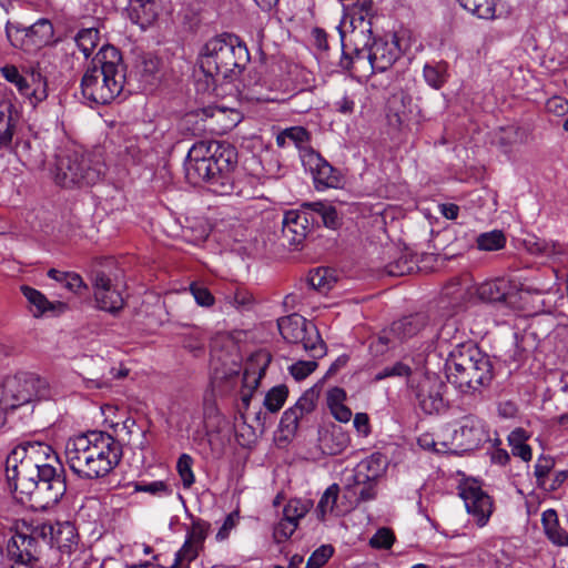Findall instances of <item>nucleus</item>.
<instances>
[{"mask_svg": "<svg viewBox=\"0 0 568 568\" xmlns=\"http://www.w3.org/2000/svg\"><path fill=\"white\" fill-rule=\"evenodd\" d=\"M236 164L237 152L231 144L200 141L189 150L184 171L190 183L206 182L213 193L229 195L235 190L232 174Z\"/></svg>", "mask_w": 568, "mask_h": 568, "instance_id": "1", "label": "nucleus"}, {"mask_svg": "<svg viewBox=\"0 0 568 568\" xmlns=\"http://www.w3.org/2000/svg\"><path fill=\"white\" fill-rule=\"evenodd\" d=\"M248 61V50L239 37L223 33L210 39L197 59L196 90L214 93L220 83L237 79Z\"/></svg>", "mask_w": 568, "mask_h": 568, "instance_id": "2", "label": "nucleus"}, {"mask_svg": "<svg viewBox=\"0 0 568 568\" xmlns=\"http://www.w3.org/2000/svg\"><path fill=\"white\" fill-rule=\"evenodd\" d=\"M64 455L69 468L78 478L99 480L119 465L122 448L110 434L92 430L69 438Z\"/></svg>", "mask_w": 568, "mask_h": 568, "instance_id": "3", "label": "nucleus"}, {"mask_svg": "<svg viewBox=\"0 0 568 568\" xmlns=\"http://www.w3.org/2000/svg\"><path fill=\"white\" fill-rule=\"evenodd\" d=\"M125 78L120 51L111 44H104L81 79L82 97L90 104H109L123 91Z\"/></svg>", "mask_w": 568, "mask_h": 568, "instance_id": "4", "label": "nucleus"}, {"mask_svg": "<svg viewBox=\"0 0 568 568\" xmlns=\"http://www.w3.org/2000/svg\"><path fill=\"white\" fill-rule=\"evenodd\" d=\"M446 377L463 394H474L493 379V364L487 354L471 343L457 345L448 355Z\"/></svg>", "mask_w": 568, "mask_h": 568, "instance_id": "5", "label": "nucleus"}, {"mask_svg": "<svg viewBox=\"0 0 568 568\" xmlns=\"http://www.w3.org/2000/svg\"><path fill=\"white\" fill-rule=\"evenodd\" d=\"M106 165L102 153L67 149L55 155L51 175L64 189L92 186L104 178Z\"/></svg>", "mask_w": 568, "mask_h": 568, "instance_id": "6", "label": "nucleus"}, {"mask_svg": "<svg viewBox=\"0 0 568 568\" xmlns=\"http://www.w3.org/2000/svg\"><path fill=\"white\" fill-rule=\"evenodd\" d=\"M435 335L434 325L426 313H415L394 321L383 328L369 345L375 355H383L414 337Z\"/></svg>", "mask_w": 568, "mask_h": 568, "instance_id": "7", "label": "nucleus"}, {"mask_svg": "<svg viewBox=\"0 0 568 568\" xmlns=\"http://www.w3.org/2000/svg\"><path fill=\"white\" fill-rule=\"evenodd\" d=\"M67 491L64 469L57 459L38 469L33 476L21 478V495L34 496L41 508L58 504Z\"/></svg>", "mask_w": 568, "mask_h": 568, "instance_id": "8", "label": "nucleus"}, {"mask_svg": "<svg viewBox=\"0 0 568 568\" xmlns=\"http://www.w3.org/2000/svg\"><path fill=\"white\" fill-rule=\"evenodd\" d=\"M50 389L47 381L31 373L7 377L0 383V410L9 412L33 400L47 399Z\"/></svg>", "mask_w": 568, "mask_h": 568, "instance_id": "9", "label": "nucleus"}, {"mask_svg": "<svg viewBox=\"0 0 568 568\" xmlns=\"http://www.w3.org/2000/svg\"><path fill=\"white\" fill-rule=\"evenodd\" d=\"M31 151V140L26 136L13 102L0 97V153H13L27 158Z\"/></svg>", "mask_w": 568, "mask_h": 568, "instance_id": "10", "label": "nucleus"}, {"mask_svg": "<svg viewBox=\"0 0 568 568\" xmlns=\"http://www.w3.org/2000/svg\"><path fill=\"white\" fill-rule=\"evenodd\" d=\"M6 36L10 44L28 54H34L54 42V28L49 19L41 18L29 27L18 21L6 23Z\"/></svg>", "mask_w": 568, "mask_h": 568, "instance_id": "11", "label": "nucleus"}, {"mask_svg": "<svg viewBox=\"0 0 568 568\" xmlns=\"http://www.w3.org/2000/svg\"><path fill=\"white\" fill-rule=\"evenodd\" d=\"M282 337L293 344H302L312 358H321L326 354V345L316 325L298 314H291L277 322Z\"/></svg>", "mask_w": 568, "mask_h": 568, "instance_id": "12", "label": "nucleus"}, {"mask_svg": "<svg viewBox=\"0 0 568 568\" xmlns=\"http://www.w3.org/2000/svg\"><path fill=\"white\" fill-rule=\"evenodd\" d=\"M36 535L51 547L55 546L62 559L81 546L77 528L70 521L39 524L36 526Z\"/></svg>", "mask_w": 568, "mask_h": 568, "instance_id": "13", "label": "nucleus"}, {"mask_svg": "<svg viewBox=\"0 0 568 568\" xmlns=\"http://www.w3.org/2000/svg\"><path fill=\"white\" fill-rule=\"evenodd\" d=\"M458 490L467 513L479 527L486 526L494 510L490 496L481 489L476 480L464 481L459 485Z\"/></svg>", "mask_w": 568, "mask_h": 568, "instance_id": "14", "label": "nucleus"}, {"mask_svg": "<svg viewBox=\"0 0 568 568\" xmlns=\"http://www.w3.org/2000/svg\"><path fill=\"white\" fill-rule=\"evenodd\" d=\"M489 440L485 423L473 415L465 416L459 423V427L452 434L450 449L454 452H471L478 449L484 443Z\"/></svg>", "mask_w": 568, "mask_h": 568, "instance_id": "15", "label": "nucleus"}, {"mask_svg": "<svg viewBox=\"0 0 568 568\" xmlns=\"http://www.w3.org/2000/svg\"><path fill=\"white\" fill-rule=\"evenodd\" d=\"M211 530V524L202 518H192L186 529L185 541L175 554L171 568H190V564L197 558L204 548V541Z\"/></svg>", "mask_w": 568, "mask_h": 568, "instance_id": "16", "label": "nucleus"}, {"mask_svg": "<svg viewBox=\"0 0 568 568\" xmlns=\"http://www.w3.org/2000/svg\"><path fill=\"white\" fill-rule=\"evenodd\" d=\"M91 284L94 302L99 310L115 314L123 308L122 293L109 275L102 271L93 272Z\"/></svg>", "mask_w": 568, "mask_h": 568, "instance_id": "17", "label": "nucleus"}, {"mask_svg": "<svg viewBox=\"0 0 568 568\" xmlns=\"http://www.w3.org/2000/svg\"><path fill=\"white\" fill-rule=\"evenodd\" d=\"M39 539L41 537L36 535V526L30 534L17 531L11 536L7 544V556L14 561L13 567H31V564L38 560Z\"/></svg>", "mask_w": 568, "mask_h": 568, "instance_id": "18", "label": "nucleus"}, {"mask_svg": "<svg viewBox=\"0 0 568 568\" xmlns=\"http://www.w3.org/2000/svg\"><path fill=\"white\" fill-rule=\"evenodd\" d=\"M313 507L311 499L292 498L283 508V517L274 527L275 542L281 544L291 538L300 525V520L306 516Z\"/></svg>", "mask_w": 568, "mask_h": 568, "instance_id": "19", "label": "nucleus"}, {"mask_svg": "<svg viewBox=\"0 0 568 568\" xmlns=\"http://www.w3.org/2000/svg\"><path fill=\"white\" fill-rule=\"evenodd\" d=\"M302 165L312 174L317 190L338 186V172L315 150L306 149L302 152Z\"/></svg>", "mask_w": 568, "mask_h": 568, "instance_id": "20", "label": "nucleus"}, {"mask_svg": "<svg viewBox=\"0 0 568 568\" xmlns=\"http://www.w3.org/2000/svg\"><path fill=\"white\" fill-rule=\"evenodd\" d=\"M271 363V355L266 351H257L252 354L243 372L241 400L244 408H247L254 390L258 387L261 379Z\"/></svg>", "mask_w": 568, "mask_h": 568, "instance_id": "21", "label": "nucleus"}, {"mask_svg": "<svg viewBox=\"0 0 568 568\" xmlns=\"http://www.w3.org/2000/svg\"><path fill=\"white\" fill-rule=\"evenodd\" d=\"M402 49L396 34L375 38L369 47L368 61L374 71L388 70L400 57Z\"/></svg>", "mask_w": 568, "mask_h": 568, "instance_id": "22", "label": "nucleus"}, {"mask_svg": "<svg viewBox=\"0 0 568 568\" xmlns=\"http://www.w3.org/2000/svg\"><path fill=\"white\" fill-rule=\"evenodd\" d=\"M315 223V216L310 210H290L282 220V235L292 246H298L304 242Z\"/></svg>", "mask_w": 568, "mask_h": 568, "instance_id": "23", "label": "nucleus"}, {"mask_svg": "<svg viewBox=\"0 0 568 568\" xmlns=\"http://www.w3.org/2000/svg\"><path fill=\"white\" fill-rule=\"evenodd\" d=\"M410 386L415 388L418 405L426 414L439 413L445 408L442 392L444 385L435 376L424 375L416 386L412 379Z\"/></svg>", "mask_w": 568, "mask_h": 568, "instance_id": "24", "label": "nucleus"}, {"mask_svg": "<svg viewBox=\"0 0 568 568\" xmlns=\"http://www.w3.org/2000/svg\"><path fill=\"white\" fill-rule=\"evenodd\" d=\"M20 291L28 301L29 310L34 317H40L47 313L59 315L68 310L67 303L50 302L43 293L31 286L22 285Z\"/></svg>", "mask_w": 568, "mask_h": 568, "instance_id": "25", "label": "nucleus"}, {"mask_svg": "<svg viewBox=\"0 0 568 568\" xmlns=\"http://www.w3.org/2000/svg\"><path fill=\"white\" fill-rule=\"evenodd\" d=\"M1 74L7 81L13 83L22 95L30 99L32 104H37L47 98L45 87L32 89L17 67L6 65L1 68Z\"/></svg>", "mask_w": 568, "mask_h": 568, "instance_id": "26", "label": "nucleus"}, {"mask_svg": "<svg viewBox=\"0 0 568 568\" xmlns=\"http://www.w3.org/2000/svg\"><path fill=\"white\" fill-rule=\"evenodd\" d=\"M478 297L487 303H505L509 304L511 294V286L508 281L497 278L487 281L480 284L477 288Z\"/></svg>", "mask_w": 568, "mask_h": 568, "instance_id": "27", "label": "nucleus"}, {"mask_svg": "<svg viewBox=\"0 0 568 568\" xmlns=\"http://www.w3.org/2000/svg\"><path fill=\"white\" fill-rule=\"evenodd\" d=\"M376 480L357 481L352 475L345 487L344 498H346L352 507L358 506L361 503L369 501L376 498Z\"/></svg>", "mask_w": 568, "mask_h": 568, "instance_id": "28", "label": "nucleus"}, {"mask_svg": "<svg viewBox=\"0 0 568 568\" xmlns=\"http://www.w3.org/2000/svg\"><path fill=\"white\" fill-rule=\"evenodd\" d=\"M541 525L548 540L558 547H568V531L559 524L558 514L549 508L541 514Z\"/></svg>", "mask_w": 568, "mask_h": 568, "instance_id": "29", "label": "nucleus"}, {"mask_svg": "<svg viewBox=\"0 0 568 568\" xmlns=\"http://www.w3.org/2000/svg\"><path fill=\"white\" fill-rule=\"evenodd\" d=\"M386 467L385 457L375 453L363 459L354 469V478L357 481L376 480L383 475Z\"/></svg>", "mask_w": 568, "mask_h": 568, "instance_id": "30", "label": "nucleus"}, {"mask_svg": "<svg viewBox=\"0 0 568 568\" xmlns=\"http://www.w3.org/2000/svg\"><path fill=\"white\" fill-rule=\"evenodd\" d=\"M26 460V453L23 447L18 445L8 455L6 460L7 478L9 481H13V488L16 493L21 491V478L27 476V468H23Z\"/></svg>", "mask_w": 568, "mask_h": 568, "instance_id": "31", "label": "nucleus"}, {"mask_svg": "<svg viewBox=\"0 0 568 568\" xmlns=\"http://www.w3.org/2000/svg\"><path fill=\"white\" fill-rule=\"evenodd\" d=\"M310 141V133L303 126H292L288 129H285L276 136V144L280 148H285L290 145L291 143L294 144V146L300 152V159L302 160V152L306 149H312L308 146Z\"/></svg>", "mask_w": 568, "mask_h": 568, "instance_id": "32", "label": "nucleus"}, {"mask_svg": "<svg viewBox=\"0 0 568 568\" xmlns=\"http://www.w3.org/2000/svg\"><path fill=\"white\" fill-rule=\"evenodd\" d=\"M303 206L310 210L311 215L315 216V223L322 222L326 227L336 230L341 222L336 209L323 202L305 203Z\"/></svg>", "mask_w": 568, "mask_h": 568, "instance_id": "33", "label": "nucleus"}, {"mask_svg": "<svg viewBox=\"0 0 568 568\" xmlns=\"http://www.w3.org/2000/svg\"><path fill=\"white\" fill-rule=\"evenodd\" d=\"M48 276L74 294L82 295L88 291V285L78 273L50 268Z\"/></svg>", "mask_w": 568, "mask_h": 568, "instance_id": "34", "label": "nucleus"}, {"mask_svg": "<svg viewBox=\"0 0 568 568\" xmlns=\"http://www.w3.org/2000/svg\"><path fill=\"white\" fill-rule=\"evenodd\" d=\"M466 300L467 288L458 282H452L444 287L440 304L443 307L452 306L456 312L463 307Z\"/></svg>", "mask_w": 568, "mask_h": 568, "instance_id": "35", "label": "nucleus"}, {"mask_svg": "<svg viewBox=\"0 0 568 568\" xmlns=\"http://www.w3.org/2000/svg\"><path fill=\"white\" fill-rule=\"evenodd\" d=\"M460 7L478 19L493 20L496 18L495 0H458Z\"/></svg>", "mask_w": 568, "mask_h": 568, "instance_id": "36", "label": "nucleus"}, {"mask_svg": "<svg viewBox=\"0 0 568 568\" xmlns=\"http://www.w3.org/2000/svg\"><path fill=\"white\" fill-rule=\"evenodd\" d=\"M418 367H412L408 363V357H404L402 361L395 362L393 365L385 366L381 371H378L373 381L381 382L390 377H405L409 378L413 373H416Z\"/></svg>", "mask_w": 568, "mask_h": 568, "instance_id": "37", "label": "nucleus"}, {"mask_svg": "<svg viewBox=\"0 0 568 568\" xmlns=\"http://www.w3.org/2000/svg\"><path fill=\"white\" fill-rule=\"evenodd\" d=\"M99 41L100 32L95 28L82 29L74 37L75 45L82 52L84 59L91 55Z\"/></svg>", "mask_w": 568, "mask_h": 568, "instance_id": "38", "label": "nucleus"}, {"mask_svg": "<svg viewBox=\"0 0 568 568\" xmlns=\"http://www.w3.org/2000/svg\"><path fill=\"white\" fill-rule=\"evenodd\" d=\"M339 490L341 489L337 484H332L323 493V495L316 506L317 518L320 520H322V521L325 520L326 515L334 510L335 505L338 499Z\"/></svg>", "mask_w": 568, "mask_h": 568, "instance_id": "39", "label": "nucleus"}, {"mask_svg": "<svg viewBox=\"0 0 568 568\" xmlns=\"http://www.w3.org/2000/svg\"><path fill=\"white\" fill-rule=\"evenodd\" d=\"M476 243L481 251H498L505 246L506 237L501 231L494 230L479 234Z\"/></svg>", "mask_w": 568, "mask_h": 568, "instance_id": "40", "label": "nucleus"}, {"mask_svg": "<svg viewBox=\"0 0 568 568\" xmlns=\"http://www.w3.org/2000/svg\"><path fill=\"white\" fill-rule=\"evenodd\" d=\"M288 388L285 385H276L272 387L265 395L264 407L270 413L278 412L286 402Z\"/></svg>", "mask_w": 568, "mask_h": 568, "instance_id": "41", "label": "nucleus"}, {"mask_svg": "<svg viewBox=\"0 0 568 568\" xmlns=\"http://www.w3.org/2000/svg\"><path fill=\"white\" fill-rule=\"evenodd\" d=\"M417 267L416 261L407 254H402L397 260L385 266V272L389 276H404L410 274Z\"/></svg>", "mask_w": 568, "mask_h": 568, "instance_id": "42", "label": "nucleus"}, {"mask_svg": "<svg viewBox=\"0 0 568 568\" xmlns=\"http://www.w3.org/2000/svg\"><path fill=\"white\" fill-rule=\"evenodd\" d=\"M23 453H26V460L33 459L37 457H49V460H53L57 464V455L53 448L41 442H24L21 443Z\"/></svg>", "mask_w": 568, "mask_h": 568, "instance_id": "43", "label": "nucleus"}, {"mask_svg": "<svg viewBox=\"0 0 568 568\" xmlns=\"http://www.w3.org/2000/svg\"><path fill=\"white\" fill-rule=\"evenodd\" d=\"M194 459L189 454H182L176 463V470L185 489L191 488L195 483V475L192 469Z\"/></svg>", "mask_w": 568, "mask_h": 568, "instance_id": "44", "label": "nucleus"}, {"mask_svg": "<svg viewBox=\"0 0 568 568\" xmlns=\"http://www.w3.org/2000/svg\"><path fill=\"white\" fill-rule=\"evenodd\" d=\"M133 10L136 14L138 23H140L142 28L152 24L159 14L155 0H145L139 8H134Z\"/></svg>", "mask_w": 568, "mask_h": 568, "instance_id": "45", "label": "nucleus"}, {"mask_svg": "<svg viewBox=\"0 0 568 568\" xmlns=\"http://www.w3.org/2000/svg\"><path fill=\"white\" fill-rule=\"evenodd\" d=\"M525 432L517 429L509 435V443L511 445V453L514 456L521 458L524 462H529L532 457L531 447L523 442Z\"/></svg>", "mask_w": 568, "mask_h": 568, "instance_id": "46", "label": "nucleus"}, {"mask_svg": "<svg viewBox=\"0 0 568 568\" xmlns=\"http://www.w3.org/2000/svg\"><path fill=\"white\" fill-rule=\"evenodd\" d=\"M317 398L318 394L313 388L307 389L292 408L303 418L315 409Z\"/></svg>", "mask_w": 568, "mask_h": 568, "instance_id": "47", "label": "nucleus"}, {"mask_svg": "<svg viewBox=\"0 0 568 568\" xmlns=\"http://www.w3.org/2000/svg\"><path fill=\"white\" fill-rule=\"evenodd\" d=\"M334 278L331 276L327 268H317L310 273L308 284L320 292L331 290Z\"/></svg>", "mask_w": 568, "mask_h": 568, "instance_id": "48", "label": "nucleus"}, {"mask_svg": "<svg viewBox=\"0 0 568 568\" xmlns=\"http://www.w3.org/2000/svg\"><path fill=\"white\" fill-rule=\"evenodd\" d=\"M92 559L91 551L82 545L73 550L71 555H65L63 560L69 562L70 568H89Z\"/></svg>", "mask_w": 568, "mask_h": 568, "instance_id": "49", "label": "nucleus"}, {"mask_svg": "<svg viewBox=\"0 0 568 568\" xmlns=\"http://www.w3.org/2000/svg\"><path fill=\"white\" fill-rule=\"evenodd\" d=\"M446 69L444 64L428 65L424 68L425 81L434 89H439L446 82Z\"/></svg>", "mask_w": 568, "mask_h": 568, "instance_id": "50", "label": "nucleus"}, {"mask_svg": "<svg viewBox=\"0 0 568 568\" xmlns=\"http://www.w3.org/2000/svg\"><path fill=\"white\" fill-rule=\"evenodd\" d=\"M134 491L148 493L153 496H166L171 494L169 485L163 480H154L151 483H133Z\"/></svg>", "mask_w": 568, "mask_h": 568, "instance_id": "51", "label": "nucleus"}, {"mask_svg": "<svg viewBox=\"0 0 568 568\" xmlns=\"http://www.w3.org/2000/svg\"><path fill=\"white\" fill-rule=\"evenodd\" d=\"M555 459L550 456L540 455L535 464L534 475L537 486H544V481L548 478L549 473L555 467Z\"/></svg>", "mask_w": 568, "mask_h": 568, "instance_id": "52", "label": "nucleus"}, {"mask_svg": "<svg viewBox=\"0 0 568 568\" xmlns=\"http://www.w3.org/2000/svg\"><path fill=\"white\" fill-rule=\"evenodd\" d=\"M301 419L302 417L292 407L283 413L280 420V429L285 434V437L295 435Z\"/></svg>", "mask_w": 568, "mask_h": 568, "instance_id": "53", "label": "nucleus"}, {"mask_svg": "<svg viewBox=\"0 0 568 568\" xmlns=\"http://www.w3.org/2000/svg\"><path fill=\"white\" fill-rule=\"evenodd\" d=\"M190 292L193 295L197 305L202 307H211L215 303V298L210 290L201 283H192Z\"/></svg>", "mask_w": 568, "mask_h": 568, "instance_id": "54", "label": "nucleus"}, {"mask_svg": "<svg viewBox=\"0 0 568 568\" xmlns=\"http://www.w3.org/2000/svg\"><path fill=\"white\" fill-rule=\"evenodd\" d=\"M334 549L329 545L317 548L307 559L306 568H321L332 557Z\"/></svg>", "mask_w": 568, "mask_h": 568, "instance_id": "55", "label": "nucleus"}, {"mask_svg": "<svg viewBox=\"0 0 568 568\" xmlns=\"http://www.w3.org/2000/svg\"><path fill=\"white\" fill-rule=\"evenodd\" d=\"M316 358L312 361H298L290 366V373L296 381L305 379L310 374H312L316 367L317 362Z\"/></svg>", "mask_w": 568, "mask_h": 568, "instance_id": "56", "label": "nucleus"}, {"mask_svg": "<svg viewBox=\"0 0 568 568\" xmlns=\"http://www.w3.org/2000/svg\"><path fill=\"white\" fill-rule=\"evenodd\" d=\"M352 12L358 17L361 21L368 20L375 17L376 10L373 0H355L352 4Z\"/></svg>", "mask_w": 568, "mask_h": 568, "instance_id": "57", "label": "nucleus"}, {"mask_svg": "<svg viewBox=\"0 0 568 568\" xmlns=\"http://www.w3.org/2000/svg\"><path fill=\"white\" fill-rule=\"evenodd\" d=\"M355 98L354 91L344 90L342 97L334 102L335 111L344 115H349L355 110Z\"/></svg>", "mask_w": 568, "mask_h": 568, "instance_id": "58", "label": "nucleus"}, {"mask_svg": "<svg viewBox=\"0 0 568 568\" xmlns=\"http://www.w3.org/2000/svg\"><path fill=\"white\" fill-rule=\"evenodd\" d=\"M395 540L394 534L388 528L378 529L371 538V546L378 549H388Z\"/></svg>", "mask_w": 568, "mask_h": 568, "instance_id": "59", "label": "nucleus"}, {"mask_svg": "<svg viewBox=\"0 0 568 568\" xmlns=\"http://www.w3.org/2000/svg\"><path fill=\"white\" fill-rule=\"evenodd\" d=\"M237 523L239 514L236 511L229 514L217 530L215 540L219 542L226 540L230 537L231 531L236 527Z\"/></svg>", "mask_w": 568, "mask_h": 568, "instance_id": "60", "label": "nucleus"}, {"mask_svg": "<svg viewBox=\"0 0 568 568\" xmlns=\"http://www.w3.org/2000/svg\"><path fill=\"white\" fill-rule=\"evenodd\" d=\"M120 155H122L125 161H131L133 163L139 162L141 160V149L139 148L136 140H125L122 149L120 150Z\"/></svg>", "mask_w": 568, "mask_h": 568, "instance_id": "61", "label": "nucleus"}, {"mask_svg": "<svg viewBox=\"0 0 568 568\" xmlns=\"http://www.w3.org/2000/svg\"><path fill=\"white\" fill-rule=\"evenodd\" d=\"M417 444L420 448L434 453H445L449 449L445 442L437 443L430 434H423L419 436Z\"/></svg>", "mask_w": 568, "mask_h": 568, "instance_id": "62", "label": "nucleus"}, {"mask_svg": "<svg viewBox=\"0 0 568 568\" xmlns=\"http://www.w3.org/2000/svg\"><path fill=\"white\" fill-rule=\"evenodd\" d=\"M546 109L549 113L562 116L568 112V100L562 97H552L547 100Z\"/></svg>", "mask_w": 568, "mask_h": 568, "instance_id": "63", "label": "nucleus"}, {"mask_svg": "<svg viewBox=\"0 0 568 568\" xmlns=\"http://www.w3.org/2000/svg\"><path fill=\"white\" fill-rule=\"evenodd\" d=\"M568 479V470L557 471L552 478H547L544 481V486H539V488L545 491L552 493L561 487V485Z\"/></svg>", "mask_w": 568, "mask_h": 568, "instance_id": "64", "label": "nucleus"}]
</instances>
